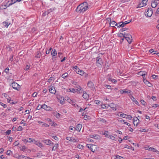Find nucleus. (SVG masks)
<instances>
[{"label":"nucleus","instance_id":"f3484780","mask_svg":"<svg viewBox=\"0 0 159 159\" xmlns=\"http://www.w3.org/2000/svg\"><path fill=\"white\" fill-rule=\"evenodd\" d=\"M110 107L113 111H116V106L114 103L110 104Z\"/></svg>","mask_w":159,"mask_h":159},{"label":"nucleus","instance_id":"ddd939ff","mask_svg":"<svg viewBox=\"0 0 159 159\" xmlns=\"http://www.w3.org/2000/svg\"><path fill=\"white\" fill-rule=\"evenodd\" d=\"M86 146L92 152H94V150L93 149V148L95 147V145L92 144H88L86 145Z\"/></svg>","mask_w":159,"mask_h":159},{"label":"nucleus","instance_id":"4c0bfd02","mask_svg":"<svg viewBox=\"0 0 159 159\" xmlns=\"http://www.w3.org/2000/svg\"><path fill=\"white\" fill-rule=\"evenodd\" d=\"M49 126V125L48 124L44 123L42 124V127H48Z\"/></svg>","mask_w":159,"mask_h":159},{"label":"nucleus","instance_id":"4d7b16f0","mask_svg":"<svg viewBox=\"0 0 159 159\" xmlns=\"http://www.w3.org/2000/svg\"><path fill=\"white\" fill-rule=\"evenodd\" d=\"M53 79V77H51L49 79L48 81L49 83L51 82L52 81Z\"/></svg>","mask_w":159,"mask_h":159},{"label":"nucleus","instance_id":"72a5a7b5","mask_svg":"<svg viewBox=\"0 0 159 159\" xmlns=\"http://www.w3.org/2000/svg\"><path fill=\"white\" fill-rule=\"evenodd\" d=\"M110 81H111L112 83L115 84L116 83L117 81L116 80L114 79H112L111 78H110Z\"/></svg>","mask_w":159,"mask_h":159},{"label":"nucleus","instance_id":"f8f14e48","mask_svg":"<svg viewBox=\"0 0 159 159\" xmlns=\"http://www.w3.org/2000/svg\"><path fill=\"white\" fill-rule=\"evenodd\" d=\"M42 108L47 111H51L52 110V108L50 107H48L47 105L44 104L42 106Z\"/></svg>","mask_w":159,"mask_h":159},{"label":"nucleus","instance_id":"603ef678","mask_svg":"<svg viewBox=\"0 0 159 159\" xmlns=\"http://www.w3.org/2000/svg\"><path fill=\"white\" fill-rule=\"evenodd\" d=\"M52 49V48H50L49 50H47L46 51V54H48L50 53V52L51 51V50Z\"/></svg>","mask_w":159,"mask_h":159},{"label":"nucleus","instance_id":"cd10ccee","mask_svg":"<svg viewBox=\"0 0 159 159\" xmlns=\"http://www.w3.org/2000/svg\"><path fill=\"white\" fill-rule=\"evenodd\" d=\"M121 22L119 23L118 24L116 23V26L118 28H120V27H123L124 25L123 24H121Z\"/></svg>","mask_w":159,"mask_h":159},{"label":"nucleus","instance_id":"5fc2aeb1","mask_svg":"<svg viewBox=\"0 0 159 159\" xmlns=\"http://www.w3.org/2000/svg\"><path fill=\"white\" fill-rule=\"evenodd\" d=\"M11 130H8L5 133L6 134L9 135L10 134Z\"/></svg>","mask_w":159,"mask_h":159},{"label":"nucleus","instance_id":"774afa93","mask_svg":"<svg viewBox=\"0 0 159 159\" xmlns=\"http://www.w3.org/2000/svg\"><path fill=\"white\" fill-rule=\"evenodd\" d=\"M37 94V93L36 92H34L32 94L33 97H35Z\"/></svg>","mask_w":159,"mask_h":159},{"label":"nucleus","instance_id":"09e8293b","mask_svg":"<svg viewBox=\"0 0 159 159\" xmlns=\"http://www.w3.org/2000/svg\"><path fill=\"white\" fill-rule=\"evenodd\" d=\"M140 102L143 105L145 106L146 105V103L144 100H141Z\"/></svg>","mask_w":159,"mask_h":159},{"label":"nucleus","instance_id":"4be33fe9","mask_svg":"<svg viewBox=\"0 0 159 159\" xmlns=\"http://www.w3.org/2000/svg\"><path fill=\"white\" fill-rule=\"evenodd\" d=\"M82 96L83 98L85 99H88L89 98L88 95L86 92L84 93Z\"/></svg>","mask_w":159,"mask_h":159},{"label":"nucleus","instance_id":"a19ab883","mask_svg":"<svg viewBox=\"0 0 159 159\" xmlns=\"http://www.w3.org/2000/svg\"><path fill=\"white\" fill-rule=\"evenodd\" d=\"M42 106L43 105H39L36 108V109L37 110H39L41 108H42Z\"/></svg>","mask_w":159,"mask_h":159},{"label":"nucleus","instance_id":"13d9d810","mask_svg":"<svg viewBox=\"0 0 159 159\" xmlns=\"http://www.w3.org/2000/svg\"><path fill=\"white\" fill-rule=\"evenodd\" d=\"M26 157L24 156H20L19 157V158L20 159H25Z\"/></svg>","mask_w":159,"mask_h":159},{"label":"nucleus","instance_id":"79ce46f5","mask_svg":"<svg viewBox=\"0 0 159 159\" xmlns=\"http://www.w3.org/2000/svg\"><path fill=\"white\" fill-rule=\"evenodd\" d=\"M11 2L9 3V5L7 7H8L9 6L12 5L14 3L16 2V1H13V0H11Z\"/></svg>","mask_w":159,"mask_h":159},{"label":"nucleus","instance_id":"7c9ffc66","mask_svg":"<svg viewBox=\"0 0 159 159\" xmlns=\"http://www.w3.org/2000/svg\"><path fill=\"white\" fill-rule=\"evenodd\" d=\"M140 2H142L144 4V5H146L147 2L148 0H140Z\"/></svg>","mask_w":159,"mask_h":159},{"label":"nucleus","instance_id":"b1692460","mask_svg":"<svg viewBox=\"0 0 159 159\" xmlns=\"http://www.w3.org/2000/svg\"><path fill=\"white\" fill-rule=\"evenodd\" d=\"M109 134L108 131H105L104 132L102 133V134L104 135L105 137L109 138Z\"/></svg>","mask_w":159,"mask_h":159},{"label":"nucleus","instance_id":"412c9836","mask_svg":"<svg viewBox=\"0 0 159 159\" xmlns=\"http://www.w3.org/2000/svg\"><path fill=\"white\" fill-rule=\"evenodd\" d=\"M58 147V143L56 144L53 147L52 149V151H55L57 150Z\"/></svg>","mask_w":159,"mask_h":159},{"label":"nucleus","instance_id":"e2e57ef3","mask_svg":"<svg viewBox=\"0 0 159 159\" xmlns=\"http://www.w3.org/2000/svg\"><path fill=\"white\" fill-rule=\"evenodd\" d=\"M9 69L8 68H7L5 70V72L7 73H8L9 72Z\"/></svg>","mask_w":159,"mask_h":159},{"label":"nucleus","instance_id":"f257e3e1","mask_svg":"<svg viewBox=\"0 0 159 159\" xmlns=\"http://www.w3.org/2000/svg\"><path fill=\"white\" fill-rule=\"evenodd\" d=\"M88 8V4L84 2L79 5L76 9V11L78 12H84Z\"/></svg>","mask_w":159,"mask_h":159},{"label":"nucleus","instance_id":"680f3d73","mask_svg":"<svg viewBox=\"0 0 159 159\" xmlns=\"http://www.w3.org/2000/svg\"><path fill=\"white\" fill-rule=\"evenodd\" d=\"M131 100L134 102H135V101H136L135 99L133 96H132L131 97Z\"/></svg>","mask_w":159,"mask_h":159},{"label":"nucleus","instance_id":"c756f323","mask_svg":"<svg viewBox=\"0 0 159 159\" xmlns=\"http://www.w3.org/2000/svg\"><path fill=\"white\" fill-rule=\"evenodd\" d=\"M131 20H129V21H125L124 22H122V24H123L124 25H123V27L125 26V25H126L127 24H128L130 22H131Z\"/></svg>","mask_w":159,"mask_h":159},{"label":"nucleus","instance_id":"338daca9","mask_svg":"<svg viewBox=\"0 0 159 159\" xmlns=\"http://www.w3.org/2000/svg\"><path fill=\"white\" fill-rule=\"evenodd\" d=\"M52 137L55 140H57L58 139V138L56 136H53Z\"/></svg>","mask_w":159,"mask_h":159},{"label":"nucleus","instance_id":"f03ea898","mask_svg":"<svg viewBox=\"0 0 159 159\" xmlns=\"http://www.w3.org/2000/svg\"><path fill=\"white\" fill-rule=\"evenodd\" d=\"M15 89L18 90L20 89V86L16 83L13 82L10 85Z\"/></svg>","mask_w":159,"mask_h":159},{"label":"nucleus","instance_id":"6e6d98bb","mask_svg":"<svg viewBox=\"0 0 159 159\" xmlns=\"http://www.w3.org/2000/svg\"><path fill=\"white\" fill-rule=\"evenodd\" d=\"M132 117L130 115H127V117H125L126 118H127L128 119L131 120L132 118Z\"/></svg>","mask_w":159,"mask_h":159},{"label":"nucleus","instance_id":"9d476101","mask_svg":"<svg viewBox=\"0 0 159 159\" xmlns=\"http://www.w3.org/2000/svg\"><path fill=\"white\" fill-rule=\"evenodd\" d=\"M88 86L92 89L93 90L94 87L93 83L91 81H89L88 83Z\"/></svg>","mask_w":159,"mask_h":159},{"label":"nucleus","instance_id":"69168bd1","mask_svg":"<svg viewBox=\"0 0 159 159\" xmlns=\"http://www.w3.org/2000/svg\"><path fill=\"white\" fill-rule=\"evenodd\" d=\"M77 148L80 149H81L83 148V146L79 144L77 145Z\"/></svg>","mask_w":159,"mask_h":159},{"label":"nucleus","instance_id":"c9c22d12","mask_svg":"<svg viewBox=\"0 0 159 159\" xmlns=\"http://www.w3.org/2000/svg\"><path fill=\"white\" fill-rule=\"evenodd\" d=\"M145 5H144V4H143V3H142L140 2L138 5V7H142Z\"/></svg>","mask_w":159,"mask_h":159},{"label":"nucleus","instance_id":"6ab92c4d","mask_svg":"<svg viewBox=\"0 0 159 159\" xmlns=\"http://www.w3.org/2000/svg\"><path fill=\"white\" fill-rule=\"evenodd\" d=\"M117 115L118 116H120L122 117L125 118L127 117V115L122 113H119L117 114Z\"/></svg>","mask_w":159,"mask_h":159},{"label":"nucleus","instance_id":"a211bd4d","mask_svg":"<svg viewBox=\"0 0 159 159\" xmlns=\"http://www.w3.org/2000/svg\"><path fill=\"white\" fill-rule=\"evenodd\" d=\"M52 10L51 9H50L49 10H48L47 11H46L44 12V13L43 14V16H45L47 15H48L49 13L52 12Z\"/></svg>","mask_w":159,"mask_h":159},{"label":"nucleus","instance_id":"de8ad7c7","mask_svg":"<svg viewBox=\"0 0 159 159\" xmlns=\"http://www.w3.org/2000/svg\"><path fill=\"white\" fill-rule=\"evenodd\" d=\"M23 129L21 126H19L17 128V130L18 131H20L22 130Z\"/></svg>","mask_w":159,"mask_h":159},{"label":"nucleus","instance_id":"3c124183","mask_svg":"<svg viewBox=\"0 0 159 159\" xmlns=\"http://www.w3.org/2000/svg\"><path fill=\"white\" fill-rule=\"evenodd\" d=\"M148 129H142L141 130H140V131L141 132H146L148 131Z\"/></svg>","mask_w":159,"mask_h":159},{"label":"nucleus","instance_id":"2eb2a0df","mask_svg":"<svg viewBox=\"0 0 159 159\" xmlns=\"http://www.w3.org/2000/svg\"><path fill=\"white\" fill-rule=\"evenodd\" d=\"M116 25V23L114 21H112L111 19L110 18V26L115 27Z\"/></svg>","mask_w":159,"mask_h":159},{"label":"nucleus","instance_id":"c03bdc74","mask_svg":"<svg viewBox=\"0 0 159 159\" xmlns=\"http://www.w3.org/2000/svg\"><path fill=\"white\" fill-rule=\"evenodd\" d=\"M0 105H1L2 106H3L4 108H6L7 107V106L4 103H3L2 102H0Z\"/></svg>","mask_w":159,"mask_h":159},{"label":"nucleus","instance_id":"49530a36","mask_svg":"<svg viewBox=\"0 0 159 159\" xmlns=\"http://www.w3.org/2000/svg\"><path fill=\"white\" fill-rule=\"evenodd\" d=\"M152 77L154 79H157L158 76L157 75H152Z\"/></svg>","mask_w":159,"mask_h":159},{"label":"nucleus","instance_id":"5701e85b","mask_svg":"<svg viewBox=\"0 0 159 159\" xmlns=\"http://www.w3.org/2000/svg\"><path fill=\"white\" fill-rule=\"evenodd\" d=\"M2 24L4 26L7 28L10 23H8L7 21H5L3 22Z\"/></svg>","mask_w":159,"mask_h":159},{"label":"nucleus","instance_id":"58836bf2","mask_svg":"<svg viewBox=\"0 0 159 159\" xmlns=\"http://www.w3.org/2000/svg\"><path fill=\"white\" fill-rule=\"evenodd\" d=\"M90 136V137L91 138H93L95 139H96L98 138V137H96L97 136H98V135H91Z\"/></svg>","mask_w":159,"mask_h":159},{"label":"nucleus","instance_id":"6e6552de","mask_svg":"<svg viewBox=\"0 0 159 159\" xmlns=\"http://www.w3.org/2000/svg\"><path fill=\"white\" fill-rule=\"evenodd\" d=\"M43 142L46 144L48 145H51L52 144H53V143L49 139L44 140H43Z\"/></svg>","mask_w":159,"mask_h":159},{"label":"nucleus","instance_id":"0e129e2a","mask_svg":"<svg viewBox=\"0 0 159 159\" xmlns=\"http://www.w3.org/2000/svg\"><path fill=\"white\" fill-rule=\"evenodd\" d=\"M62 54L61 52H58V57H62Z\"/></svg>","mask_w":159,"mask_h":159},{"label":"nucleus","instance_id":"864d4df0","mask_svg":"<svg viewBox=\"0 0 159 159\" xmlns=\"http://www.w3.org/2000/svg\"><path fill=\"white\" fill-rule=\"evenodd\" d=\"M110 139L112 140H115V141H116L117 139V138H116V139H115V137L112 135H110Z\"/></svg>","mask_w":159,"mask_h":159},{"label":"nucleus","instance_id":"423d86ee","mask_svg":"<svg viewBox=\"0 0 159 159\" xmlns=\"http://www.w3.org/2000/svg\"><path fill=\"white\" fill-rule=\"evenodd\" d=\"M51 54L52 55V59L53 60V61H55V58H56V57H55V56H56L57 55V52L54 49V50H52L51 52Z\"/></svg>","mask_w":159,"mask_h":159},{"label":"nucleus","instance_id":"4468645a","mask_svg":"<svg viewBox=\"0 0 159 159\" xmlns=\"http://www.w3.org/2000/svg\"><path fill=\"white\" fill-rule=\"evenodd\" d=\"M76 73L81 75H83L84 74L85 75V76H87V74H86L83 71L80 69Z\"/></svg>","mask_w":159,"mask_h":159},{"label":"nucleus","instance_id":"bf43d9fd","mask_svg":"<svg viewBox=\"0 0 159 159\" xmlns=\"http://www.w3.org/2000/svg\"><path fill=\"white\" fill-rule=\"evenodd\" d=\"M73 68L75 69L76 70V71H77L78 70H79V68L77 66H75Z\"/></svg>","mask_w":159,"mask_h":159},{"label":"nucleus","instance_id":"473e14b6","mask_svg":"<svg viewBox=\"0 0 159 159\" xmlns=\"http://www.w3.org/2000/svg\"><path fill=\"white\" fill-rule=\"evenodd\" d=\"M22 141L24 142H30V143H32L33 142V141H34L35 140L34 139H33V140H31V141H28V140H27L26 139H22Z\"/></svg>","mask_w":159,"mask_h":159},{"label":"nucleus","instance_id":"aec40b11","mask_svg":"<svg viewBox=\"0 0 159 159\" xmlns=\"http://www.w3.org/2000/svg\"><path fill=\"white\" fill-rule=\"evenodd\" d=\"M34 143L40 148H41L43 146V145L42 143L36 141Z\"/></svg>","mask_w":159,"mask_h":159},{"label":"nucleus","instance_id":"a878e982","mask_svg":"<svg viewBox=\"0 0 159 159\" xmlns=\"http://www.w3.org/2000/svg\"><path fill=\"white\" fill-rule=\"evenodd\" d=\"M144 83L149 87H151V84L148 81L146 80L145 81L144 80Z\"/></svg>","mask_w":159,"mask_h":159},{"label":"nucleus","instance_id":"1a4fd4ad","mask_svg":"<svg viewBox=\"0 0 159 159\" xmlns=\"http://www.w3.org/2000/svg\"><path fill=\"white\" fill-rule=\"evenodd\" d=\"M82 127V125L81 124H79L77 125L76 128H74V130H77L78 131H80Z\"/></svg>","mask_w":159,"mask_h":159},{"label":"nucleus","instance_id":"20e7f679","mask_svg":"<svg viewBox=\"0 0 159 159\" xmlns=\"http://www.w3.org/2000/svg\"><path fill=\"white\" fill-rule=\"evenodd\" d=\"M152 10L151 8H148L145 13V15L148 17H151L152 14Z\"/></svg>","mask_w":159,"mask_h":159},{"label":"nucleus","instance_id":"9b49d317","mask_svg":"<svg viewBox=\"0 0 159 159\" xmlns=\"http://www.w3.org/2000/svg\"><path fill=\"white\" fill-rule=\"evenodd\" d=\"M158 3L156 0H154L152 1L151 3V6L152 8H155L157 5Z\"/></svg>","mask_w":159,"mask_h":159},{"label":"nucleus","instance_id":"e433bc0d","mask_svg":"<svg viewBox=\"0 0 159 159\" xmlns=\"http://www.w3.org/2000/svg\"><path fill=\"white\" fill-rule=\"evenodd\" d=\"M114 159L117 158L118 159H121V158H123L122 157L118 155L114 156Z\"/></svg>","mask_w":159,"mask_h":159},{"label":"nucleus","instance_id":"052dcab7","mask_svg":"<svg viewBox=\"0 0 159 159\" xmlns=\"http://www.w3.org/2000/svg\"><path fill=\"white\" fill-rule=\"evenodd\" d=\"M11 152V151H10V150H8L7 151V152H6V154L7 155H10V153Z\"/></svg>","mask_w":159,"mask_h":159},{"label":"nucleus","instance_id":"dca6fc26","mask_svg":"<svg viewBox=\"0 0 159 159\" xmlns=\"http://www.w3.org/2000/svg\"><path fill=\"white\" fill-rule=\"evenodd\" d=\"M49 92L51 93H52V94H55L56 92V90L55 89V88L53 86H52L50 88H49Z\"/></svg>","mask_w":159,"mask_h":159},{"label":"nucleus","instance_id":"2f4dec72","mask_svg":"<svg viewBox=\"0 0 159 159\" xmlns=\"http://www.w3.org/2000/svg\"><path fill=\"white\" fill-rule=\"evenodd\" d=\"M7 98V100H8V103H11V104H14L15 103L14 102H11V98L10 97H9L8 98Z\"/></svg>","mask_w":159,"mask_h":159},{"label":"nucleus","instance_id":"0eeeda50","mask_svg":"<svg viewBox=\"0 0 159 159\" xmlns=\"http://www.w3.org/2000/svg\"><path fill=\"white\" fill-rule=\"evenodd\" d=\"M96 61L97 65L98 67L100 66L102 63V59L98 57L96 58Z\"/></svg>","mask_w":159,"mask_h":159},{"label":"nucleus","instance_id":"ea45409f","mask_svg":"<svg viewBox=\"0 0 159 159\" xmlns=\"http://www.w3.org/2000/svg\"><path fill=\"white\" fill-rule=\"evenodd\" d=\"M81 87L80 86H79L77 87V89H76V90L78 91L77 93H80V91L81 90Z\"/></svg>","mask_w":159,"mask_h":159},{"label":"nucleus","instance_id":"f704fd0d","mask_svg":"<svg viewBox=\"0 0 159 159\" xmlns=\"http://www.w3.org/2000/svg\"><path fill=\"white\" fill-rule=\"evenodd\" d=\"M124 93H130L131 91L129 90H127V89H125L124 90Z\"/></svg>","mask_w":159,"mask_h":159},{"label":"nucleus","instance_id":"37998d69","mask_svg":"<svg viewBox=\"0 0 159 159\" xmlns=\"http://www.w3.org/2000/svg\"><path fill=\"white\" fill-rule=\"evenodd\" d=\"M52 126H55L57 124L55 123L54 122H51V123L49 124Z\"/></svg>","mask_w":159,"mask_h":159},{"label":"nucleus","instance_id":"c85d7f7f","mask_svg":"<svg viewBox=\"0 0 159 159\" xmlns=\"http://www.w3.org/2000/svg\"><path fill=\"white\" fill-rule=\"evenodd\" d=\"M126 33L125 32L124 33H120L118 34V36L120 38L125 37V34Z\"/></svg>","mask_w":159,"mask_h":159},{"label":"nucleus","instance_id":"7ed1b4c3","mask_svg":"<svg viewBox=\"0 0 159 159\" xmlns=\"http://www.w3.org/2000/svg\"><path fill=\"white\" fill-rule=\"evenodd\" d=\"M125 38L129 43H131L132 39V37L131 35L126 33L125 34Z\"/></svg>","mask_w":159,"mask_h":159},{"label":"nucleus","instance_id":"bb28decb","mask_svg":"<svg viewBox=\"0 0 159 159\" xmlns=\"http://www.w3.org/2000/svg\"><path fill=\"white\" fill-rule=\"evenodd\" d=\"M135 121L139 122V119L137 117H135L134 118L133 120V123L134 124Z\"/></svg>","mask_w":159,"mask_h":159},{"label":"nucleus","instance_id":"39448f33","mask_svg":"<svg viewBox=\"0 0 159 159\" xmlns=\"http://www.w3.org/2000/svg\"><path fill=\"white\" fill-rule=\"evenodd\" d=\"M146 150H148L150 151H152L154 152H156L158 154H159V152L155 148H152L149 146L145 147Z\"/></svg>","mask_w":159,"mask_h":159},{"label":"nucleus","instance_id":"8fccbe9b","mask_svg":"<svg viewBox=\"0 0 159 159\" xmlns=\"http://www.w3.org/2000/svg\"><path fill=\"white\" fill-rule=\"evenodd\" d=\"M41 53L40 52L38 53L37 54L36 56H35V57L37 58H40L41 56Z\"/></svg>","mask_w":159,"mask_h":159},{"label":"nucleus","instance_id":"393cba45","mask_svg":"<svg viewBox=\"0 0 159 159\" xmlns=\"http://www.w3.org/2000/svg\"><path fill=\"white\" fill-rule=\"evenodd\" d=\"M68 76V74L67 73H65L61 75V77L64 79L67 77Z\"/></svg>","mask_w":159,"mask_h":159},{"label":"nucleus","instance_id":"a18cd8bd","mask_svg":"<svg viewBox=\"0 0 159 159\" xmlns=\"http://www.w3.org/2000/svg\"><path fill=\"white\" fill-rule=\"evenodd\" d=\"M71 92L73 93H75L76 92L78 93V91L76 90V89H75L74 88L71 89Z\"/></svg>","mask_w":159,"mask_h":159}]
</instances>
